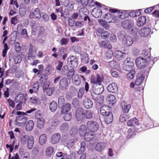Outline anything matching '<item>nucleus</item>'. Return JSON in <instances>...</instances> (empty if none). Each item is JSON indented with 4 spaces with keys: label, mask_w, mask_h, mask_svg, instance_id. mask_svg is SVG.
<instances>
[{
    "label": "nucleus",
    "mask_w": 159,
    "mask_h": 159,
    "mask_svg": "<svg viewBox=\"0 0 159 159\" xmlns=\"http://www.w3.org/2000/svg\"><path fill=\"white\" fill-rule=\"evenodd\" d=\"M56 117V116L53 117V120L51 123L52 126L54 127L57 126L60 123V121L59 120L55 119Z\"/></svg>",
    "instance_id": "obj_57"
},
{
    "label": "nucleus",
    "mask_w": 159,
    "mask_h": 159,
    "mask_svg": "<svg viewBox=\"0 0 159 159\" xmlns=\"http://www.w3.org/2000/svg\"><path fill=\"white\" fill-rule=\"evenodd\" d=\"M103 18L106 20L107 22L110 23H117L116 16L114 14L109 13H107L104 15L103 16Z\"/></svg>",
    "instance_id": "obj_8"
},
{
    "label": "nucleus",
    "mask_w": 159,
    "mask_h": 159,
    "mask_svg": "<svg viewBox=\"0 0 159 159\" xmlns=\"http://www.w3.org/2000/svg\"><path fill=\"white\" fill-rule=\"evenodd\" d=\"M83 105L85 108L90 109L92 107L93 102L90 99L87 98L84 100Z\"/></svg>",
    "instance_id": "obj_24"
},
{
    "label": "nucleus",
    "mask_w": 159,
    "mask_h": 159,
    "mask_svg": "<svg viewBox=\"0 0 159 159\" xmlns=\"http://www.w3.org/2000/svg\"><path fill=\"white\" fill-rule=\"evenodd\" d=\"M144 78V76L143 74H138L135 81V84L137 85L140 84L143 82Z\"/></svg>",
    "instance_id": "obj_33"
},
{
    "label": "nucleus",
    "mask_w": 159,
    "mask_h": 159,
    "mask_svg": "<svg viewBox=\"0 0 159 159\" xmlns=\"http://www.w3.org/2000/svg\"><path fill=\"white\" fill-rule=\"evenodd\" d=\"M93 112L91 110L86 111L84 114V117L87 119H90L93 117Z\"/></svg>",
    "instance_id": "obj_41"
},
{
    "label": "nucleus",
    "mask_w": 159,
    "mask_h": 159,
    "mask_svg": "<svg viewBox=\"0 0 159 159\" xmlns=\"http://www.w3.org/2000/svg\"><path fill=\"white\" fill-rule=\"evenodd\" d=\"M135 63L137 68L141 69L144 68L147 62L145 59L141 57H139L136 59Z\"/></svg>",
    "instance_id": "obj_5"
},
{
    "label": "nucleus",
    "mask_w": 159,
    "mask_h": 159,
    "mask_svg": "<svg viewBox=\"0 0 159 159\" xmlns=\"http://www.w3.org/2000/svg\"><path fill=\"white\" fill-rule=\"evenodd\" d=\"M104 116L105 121L106 124H109L112 121L113 116L111 112H108V114Z\"/></svg>",
    "instance_id": "obj_30"
},
{
    "label": "nucleus",
    "mask_w": 159,
    "mask_h": 159,
    "mask_svg": "<svg viewBox=\"0 0 159 159\" xmlns=\"http://www.w3.org/2000/svg\"><path fill=\"white\" fill-rule=\"evenodd\" d=\"M30 136L25 135L21 136L20 141L22 144H26L27 141L29 140Z\"/></svg>",
    "instance_id": "obj_50"
},
{
    "label": "nucleus",
    "mask_w": 159,
    "mask_h": 159,
    "mask_svg": "<svg viewBox=\"0 0 159 159\" xmlns=\"http://www.w3.org/2000/svg\"><path fill=\"white\" fill-rule=\"evenodd\" d=\"M65 98L63 96L60 97L58 99V105L61 106L64 104L65 102Z\"/></svg>",
    "instance_id": "obj_64"
},
{
    "label": "nucleus",
    "mask_w": 159,
    "mask_h": 159,
    "mask_svg": "<svg viewBox=\"0 0 159 159\" xmlns=\"http://www.w3.org/2000/svg\"><path fill=\"white\" fill-rule=\"evenodd\" d=\"M109 65L111 68L115 69H118L119 66V65L118 63L115 61H111L110 62Z\"/></svg>",
    "instance_id": "obj_53"
},
{
    "label": "nucleus",
    "mask_w": 159,
    "mask_h": 159,
    "mask_svg": "<svg viewBox=\"0 0 159 159\" xmlns=\"http://www.w3.org/2000/svg\"><path fill=\"white\" fill-rule=\"evenodd\" d=\"M44 124V120L42 117L39 118L37 122V126L39 129H41L43 127Z\"/></svg>",
    "instance_id": "obj_44"
},
{
    "label": "nucleus",
    "mask_w": 159,
    "mask_h": 159,
    "mask_svg": "<svg viewBox=\"0 0 159 159\" xmlns=\"http://www.w3.org/2000/svg\"><path fill=\"white\" fill-rule=\"evenodd\" d=\"M127 16L128 14L127 11H119L118 12L116 16V17H117V19L116 18L117 22H121L120 19H125Z\"/></svg>",
    "instance_id": "obj_17"
},
{
    "label": "nucleus",
    "mask_w": 159,
    "mask_h": 159,
    "mask_svg": "<svg viewBox=\"0 0 159 159\" xmlns=\"http://www.w3.org/2000/svg\"><path fill=\"white\" fill-rule=\"evenodd\" d=\"M50 84V82L48 81L47 82V84H45L43 87V91L46 92V94L48 96L52 95L53 94L54 90L53 88L49 87Z\"/></svg>",
    "instance_id": "obj_14"
},
{
    "label": "nucleus",
    "mask_w": 159,
    "mask_h": 159,
    "mask_svg": "<svg viewBox=\"0 0 159 159\" xmlns=\"http://www.w3.org/2000/svg\"><path fill=\"white\" fill-rule=\"evenodd\" d=\"M151 29L149 27H144L140 29L139 31V34L141 37H146L150 33Z\"/></svg>",
    "instance_id": "obj_13"
},
{
    "label": "nucleus",
    "mask_w": 159,
    "mask_h": 159,
    "mask_svg": "<svg viewBox=\"0 0 159 159\" xmlns=\"http://www.w3.org/2000/svg\"><path fill=\"white\" fill-rule=\"evenodd\" d=\"M139 124L138 120L135 118L132 119L127 122V125L130 126H136Z\"/></svg>",
    "instance_id": "obj_32"
},
{
    "label": "nucleus",
    "mask_w": 159,
    "mask_h": 159,
    "mask_svg": "<svg viewBox=\"0 0 159 159\" xmlns=\"http://www.w3.org/2000/svg\"><path fill=\"white\" fill-rule=\"evenodd\" d=\"M114 55L115 58L119 60L124 58L125 54L120 50H116L115 52Z\"/></svg>",
    "instance_id": "obj_31"
},
{
    "label": "nucleus",
    "mask_w": 159,
    "mask_h": 159,
    "mask_svg": "<svg viewBox=\"0 0 159 159\" xmlns=\"http://www.w3.org/2000/svg\"><path fill=\"white\" fill-rule=\"evenodd\" d=\"M84 89L83 88H80L78 93V97L80 99H82L83 97Z\"/></svg>",
    "instance_id": "obj_58"
},
{
    "label": "nucleus",
    "mask_w": 159,
    "mask_h": 159,
    "mask_svg": "<svg viewBox=\"0 0 159 159\" xmlns=\"http://www.w3.org/2000/svg\"><path fill=\"white\" fill-rule=\"evenodd\" d=\"M98 22L104 28L107 29L109 28V25L107 24V22L106 21L103 20L101 19L99 20Z\"/></svg>",
    "instance_id": "obj_61"
},
{
    "label": "nucleus",
    "mask_w": 159,
    "mask_h": 159,
    "mask_svg": "<svg viewBox=\"0 0 159 159\" xmlns=\"http://www.w3.org/2000/svg\"><path fill=\"white\" fill-rule=\"evenodd\" d=\"M34 139L33 137L30 136L29 140L28 141L27 146L29 149H30L32 148L34 144Z\"/></svg>",
    "instance_id": "obj_48"
},
{
    "label": "nucleus",
    "mask_w": 159,
    "mask_h": 159,
    "mask_svg": "<svg viewBox=\"0 0 159 159\" xmlns=\"http://www.w3.org/2000/svg\"><path fill=\"white\" fill-rule=\"evenodd\" d=\"M95 136L94 133L90 131L88 132L84 136V140L87 142H89L94 139Z\"/></svg>",
    "instance_id": "obj_25"
},
{
    "label": "nucleus",
    "mask_w": 159,
    "mask_h": 159,
    "mask_svg": "<svg viewBox=\"0 0 159 159\" xmlns=\"http://www.w3.org/2000/svg\"><path fill=\"white\" fill-rule=\"evenodd\" d=\"M89 12L87 8L85 7L81 8L79 10L80 15L81 16L82 14L85 16L87 15L88 14Z\"/></svg>",
    "instance_id": "obj_56"
},
{
    "label": "nucleus",
    "mask_w": 159,
    "mask_h": 159,
    "mask_svg": "<svg viewBox=\"0 0 159 159\" xmlns=\"http://www.w3.org/2000/svg\"><path fill=\"white\" fill-rule=\"evenodd\" d=\"M10 61H13L15 64L20 63L21 61L20 55L18 54H11L9 56Z\"/></svg>",
    "instance_id": "obj_15"
},
{
    "label": "nucleus",
    "mask_w": 159,
    "mask_h": 159,
    "mask_svg": "<svg viewBox=\"0 0 159 159\" xmlns=\"http://www.w3.org/2000/svg\"><path fill=\"white\" fill-rule=\"evenodd\" d=\"M86 125H82L79 127V133L81 136H84L86 133L87 131Z\"/></svg>",
    "instance_id": "obj_29"
},
{
    "label": "nucleus",
    "mask_w": 159,
    "mask_h": 159,
    "mask_svg": "<svg viewBox=\"0 0 159 159\" xmlns=\"http://www.w3.org/2000/svg\"><path fill=\"white\" fill-rule=\"evenodd\" d=\"M39 88V83L38 82H35L33 85V89H30L29 92L30 93H32L33 92L36 93Z\"/></svg>",
    "instance_id": "obj_38"
},
{
    "label": "nucleus",
    "mask_w": 159,
    "mask_h": 159,
    "mask_svg": "<svg viewBox=\"0 0 159 159\" xmlns=\"http://www.w3.org/2000/svg\"><path fill=\"white\" fill-rule=\"evenodd\" d=\"M146 21V19L145 16H140L137 20V25L139 27H142L145 24Z\"/></svg>",
    "instance_id": "obj_27"
},
{
    "label": "nucleus",
    "mask_w": 159,
    "mask_h": 159,
    "mask_svg": "<svg viewBox=\"0 0 159 159\" xmlns=\"http://www.w3.org/2000/svg\"><path fill=\"white\" fill-rule=\"evenodd\" d=\"M38 100V98L36 96H33L30 98V102L34 104L37 103Z\"/></svg>",
    "instance_id": "obj_63"
},
{
    "label": "nucleus",
    "mask_w": 159,
    "mask_h": 159,
    "mask_svg": "<svg viewBox=\"0 0 159 159\" xmlns=\"http://www.w3.org/2000/svg\"><path fill=\"white\" fill-rule=\"evenodd\" d=\"M87 127L88 129L93 133L97 131L99 128L98 123L96 121L90 120L88 121L86 123Z\"/></svg>",
    "instance_id": "obj_3"
},
{
    "label": "nucleus",
    "mask_w": 159,
    "mask_h": 159,
    "mask_svg": "<svg viewBox=\"0 0 159 159\" xmlns=\"http://www.w3.org/2000/svg\"><path fill=\"white\" fill-rule=\"evenodd\" d=\"M24 98L23 94H20L17 95L15 98V100L16 103H23L22 101Z\"/></svg>",
    "instance_id": "obj_45"
},
{
    "label": "nucleus",
    "mask_w": 159,
    "mask_h": 159,
    "mask_svg": "<svg viewBox=\"0 0 159 159\" xmlns=\"http://www.w3.org/2000/svg\"><path fill=\"white\" fill-rule=\"evenodd\" d=\"M103 80V77L102 75H100L98 74H97L96 75V78L94 80V83L95 84L97 83L100 84Z\"/></svg>",
    "instance_id": "obj_52"
},
{
    "label": "nucleus",
    "mask_w": 159,
    "mask_h": 159,
    "mask_svg": "<svg viewBox=\"0 0 159 159\" xmlns=\"http://www.w3.org/2000/svg\"><path fill=\"white\" fill-rule=\"evenodd\" d=\"M105 146V143L103 142L99 143L96 145L95 149L97 151H100L104 148Z\"/></svg>",
    "instance_id": "obj_47"
},
{
    "label": "nucleus",
    "mask_w": 159,
    "mask_h": 159,
    "mask_svg": "<svg viewBox=\"0 0 159 159\" xmlns=\"http://www.w3.org/2000/svg\"><path fill=\"white\" fill-rule=\"evenodd\" d=\"M122 43L125 46H129L133 44V40L131 36L128 35Z\"/></svg>",
    "instance_id": "obj_23"
},
{
    "label": "nucleus",
    "mask_w": 159,
    "mask_h": 159,
    "mask_svg": "<svg viewBox=\"0 0 159 159\" xmlns=\"http://www.w3.org/2000/svg\"><path fill=\"white\" fill-rule=\"evenodd\" d=\"M134 66V64L130 60L129 61L128 59H126L124 62L123 64V69L127 71H130L134 70L132 69Z\"/></svg>",
    "instance_id": "obj_9"
},
{
    "label": "nucleus",
    "mask_w": 159,
    "mask_h": 159,
    "mask_svg": "<svg viewBox=\"0 0 159 159\" xmlns=\"http://www.w3.org/2000/svg\"><path fill=\"white\" fill-rule=\"evenodd\" d=\"M75 70L74 69H70L68 72L67 75V77L69 79H72L73 76L75 75H76L75 74Z\"/></svg>",
    "instance_id": "obj_54"
},
{
    "label": "nucleus",
    "mask_w": 159,
    "mask_h": 159,
    "mask_svg": "<svg viewBox=\"0 0 159 159\" xmlns=\"http://www.w3.org/2000/svg\"><path fill=\"white\" fill-rule=\"evenodd\" d=\"M130 72L127 74L126 75V77L128 80L132 79L134 77V75L135 72L134 70L130 71Z\"/></svg>",
    "instance_id": "obj_59"
},
{
    "label": "nucleus",
    "mask_w": 159,
    "mask_h": 159,
    "mask_svg": "<svg viewBox=\"0 0 159 159\" xmlns=\"http://www.w3.org/2000/svg\"><path fill=\"white\" fill-rule=\"evenodd\" d=\"M142 55L146 57V59H149V60H147L150 66H152L154 63L155 60L156 61H157V58L156 57L153 58V57H150V53L149 51L147 49L144 50L142 52Z\"/></svg>",
    "instance_id": "obj_4"
},
{
    "label": "nucleus",
    "mask_w": 159,
    "mask_h": 159,
    "mask_svg": "<svg viewBox=\"0 0 159 159\" xmlns=\"http://www.w3.org/2000/svg\"><path fill=\"white\" fill-rule=\"evenodd\" d=\"M69 129V124L67 123H64L62 124L60 127V130L63 133L66 132Z\"/></svg>",
    "instance_id": "obj_40"
},
{
    "label": "nucleus",
    "mask_w": 159,
    "mask_h": 159,
    "mask_svg": "<svg viewBox=\"0 0 159 159\" xmlns=\"http://www.w3.org/2000/svg\"><path fill=\"white\" fill-rule=\"evenodd\" d=\"M48 79L47 76L45 74H43L40 79V83L42 84H44V85L45 84H47V80Z\"/></svg>",
    "instance_id": "obj_51"
},
{
    "label": "nucleus",
    "mask_w": 159,
    "mask_h": 159,
    "mask_svg": "<svg viewBox=\"0 0 159 159\" xmlns=\"http://www.w3.org/2000/svg\"><path fill=\"white\" fill-rule=\"evenodd\" d=\"M128 118V116L125 114H121L119 118V121L121 122H124L126 121Z\"/></svg>",
    "instance_id": "obj_60"
},
{
    "label": "nucleus",
    "mask_w": 159,
    "mask_h": 159,
    "mask_svg": "<svg viewBox=\"0 0 159 159\" xmlns=\"http://www.w3.org/2000/svg\"><path fill=\"white\" fill-rule=\"evenodd\" d=\"M59 83V88L62 90L66 89L68 84L67 79L65 77L61 78V76L56 77L54 80V83L55 84Z\"/></svg>",
    "instance_id": "obj_2"
},
{
    "label": "nucleus",
    "mask_w": 159,
    "mask_h": 159,
    "mask_svg": "<svg viewBox=\"0 0 159 159\" xmlns=\"http://www.w3.org/2000/svg\"><path fill=\"white\" fill-rule=\"evenodd\" d=\"M78 2H80L81 4L84 6H86L88 5L89 6H93L94 4V2L93 0H76Z\"/></svg>",
    "instance_id": "obj_28"
},
{
    "label": "nucleus",
    "mask_w": 159,
    "mask_h": 159,
    "mask_svg": "<svg viewBox=\"0 0 159 159\" xmlns=\"http://www.w3.org/2000/svg\"><path fill=\"white\" fill-rule=\"evenodd\" d=\"M96 31L97 34L98 35H101V38L102 39H105L109 36L110 33L108 31H104L101 28L98 29Z\"/></svg>",
    "instance_id": "obj_16"
},
{
    "label": "nucleus",
    "mask_w": 159,
    "mask_h": 159,
    "mask_svg": "<svg viewBox=\"0 0 159 159\" xmlns=\"http://www.w3.org/2000/svg\"><path fill=\"white\" fill-rule=\"evenodd\" d=\"M63 62L60 60L57 61L55 63L56 68L57 70L60 71L63 65Z\"/></svg>",
    "instance_id": "obj_55"
},
{
    "label": "nucleus",
    "mask_w": 159,
    "mask_h": 159,
    "mask_svg": "<svg viewBox=\"0 0 159 159\" xmlns=\"http://www.w3.org/2000/svg\"><path fill=\"white\" fill-rule=\"evenodd\" d=\"M61 137L60 134L59 133H55L53 134L51 137V143L52 144H55L60 141Z\"/></svg>",
    "instance_id": "obj_19"
},
{
    "label": "nucleus",
    "mask_w": 159,
    "mask_h": 159,
    "mask_svg": "<svg viewBox=\"0 0 159 159\" xmlns=\"http://www.w3.org/2000/svg\"><path fill=\"white\" fill-rule=\"evenodd\" d=\"M34 122L32 120H29L26 123L25 129L27 131H30L33 128Z\"/></svg>",
    "instance_id": "obj_42"
},
{
    "label": "nucleus",
    "mask_w": 159,
    "mask_h": 159,
    "mask_svg": "<svg viewBox=\"0 0 159 159\" xmlns=\"http://www.w3.org/2000/svg\"><path fill=\"white\" fill-rule=\"evenodd\" d=\"M127 35L126 32L124 31H120L117 34L118 39L121 42H122Z\"/></svg>",
    "instance_id": "obj_39"
},
{
    "label": "nucleus",
    "mask_w": 159,
    "mask_h": 159,
    "mask_svg": "<svg viewBox=\"0 0 159 159\" xmlns=\"http://www.w3.org/2000/svg\"><path fill=\"white\" fill-rule=\"evenodd\" d=\"M121 107L123 112L127 113L129 112L131 108V105L130 104H127L126 102L123 101L121 102Z\"/></svg>",
    "instance_id": "obj_22"
},
{
    "label": "nucleus",
    "mask_w": 159,
    "mask_h": 159,
    "mask_svg": "<svg viewBox=\"0 0 159 159\" xmlns=\"http://www.w3.org/2000/svg\"><path fill=\"white\" fill-rule=\"evenodd\" d=\"M81 60L82 62L87 64L89 61V57L88 55L86 53H83L81 54Z\"/></svg>",
    "instance_id": "obj_43"
},
{
    "label": "nucleus",
    "mask_w": 159,
    "mask_h": 159,
    "mask_svg": "<svg viewBox=\"0 0 159 159\" xmlns=\"http://www.w3.org/2000/svg\"><path fill=\"white\" fill-rule=\"evenodd\" d=\"M71 114L70 112L65 114L63 118L65 121H69L71 119Z\"/></svg>",
    "instance_id": "obj_62"
},
{
    "label": "nucleus",
    "mask_w": 159,
    "mask_h": 159,
    "mask_svg": "<svg viewBox=\"0 0 159 159\" xmlns=\"http://www.w3.org/2000/svg\"><path fill=\"white\" fill-rule=\"evenodd\" d=\"M16 114L18 116L16 118V124L18 126L23 127L25 125L27 120V117L25 116L26 114L24 112L19 111L17 112Z\"/></svg>",
    "instance_id": "obj_1"
},
{
    "label": "nucleus",
    "mask_w": 159,
    "mask_h": 159,
    "mask_svg": "<svg viewBox=\"0 0 159 159\" xmlns=\"http://www.w3.org/2000/svg\"><path fill=\"white\" fill-rule=\"evenodd\" d=\"M71 107V106L70 104L66 103L62 107L61 113L63 114H65L70 110Z\"/></svg>",
    "instance_id": "obj_35"
},
{
    "label": "nucleus",
    "mask_w": 159,
    "mask_h": 159,
    "mask_svg": "<svg viewBox=\"0 0 159 159\" xmlns=\"http://www.w3.org/2000/svg\"><path fill=\"white\" fill-rule=\"evenodd\" d=\"M111 108L109 106L103 105L100 108V112L102 116H104L108 114V112H111Z\"/></svg>",
    "instance_id": "obj_21"
},
{
    "label": "nucleus",
    "mask_w": 159,
    "mask_h": 159,
    "mask_svg": "<svg viewBox=\"0 0 159 159\" xmlns=\"http://www.w3.org/2000/svg\"><path fill=\"white\" fill-rule=\"evenodd\" d=\"M84 112L83 109L81 107L78 108L76 110L75 116L78 121L81 122L84 119Z\"/></svg>",
    "instance_id": "obj_12"
},
{
    "label": "nucleus",
    "mask_w": 159,
    "mask_h": 159,
    "mask_svg": "<svg viewBox=\"0 0 159 159\" xmlns=\"http://www.w3.org/2000/svg\"><path fill=\"white\" fill-rule=\"evenodd\" d=\"M54 148L52 146L48 147L46 149L45 154L47 156H51L54 152Z\"/></svg>",
    "instance_id": "obj_46"
},
{
    "label": "nucleus",
    "mask_w": 159,
    "mask_h": 159,
    "mask_svg": "<svg viewBox=\"0 0 159 159\" xmlns=\"http://www.w3.org/2000/svg\"><path fill=\"white\" fill-rule=\"evenodd\" d=\"M91 13L93 16L97 18L100 17L102 15V11L99 7L94 8Z\"/></svg>",
    "instance_id": "obj_18"
},
{
    "label": "nucleus",
    "mask_w": 159,
    "mask_h": 159,
    "mask_svg": "<svg viewBox=\"0 0 159 159\" xmlns=\"http://www.w3.org/2000/svg\"><path fill=\"white\" fill-rule=\"evenodd\" d=\"M67 61L68 63H69L70 66L73 68H76L78 65V60L75 56H72L69 57L67 59Z\"/></svg>",
    "instance_id": "obj_10"
},
{
    "label": "nucleus",
    "mask_w": 159,
    "mask_h": 159,
    "mask_svg": "<svg viewBox=\"0 0 159 159\" xmlns=\"http://www.w3.org/2000/svg\"><path fill=\"white\" fill-rule=\"evenodd\" d=\"M36 52V50L35 47L33 46L31 43L30 45V48L29 50V57H33V58H35V54Z\"/></svg>",
    "instance_id": "obj_26"
},
{
    "label": "nucleus",
    "mask_w": 159,
    "mask_h": 159,
    "mask_svg": "<svg viewBox=\"0 0 159 159\" xmlns=\"http://www.w3.org/2000/svg\"><path fill=\"white\" fill-rule=\"evenodd\" d=\"M57 107V102L54 101H52L49 104V108L51 112H54L56 111Z\"/></svg>",
    "instance_id": "obj_37"
},
{
    "label": "nucleus",
    "mask_w": 159,
    "mask_h": 159,
    "mask_svg": "<svg viewBox=\"0 0 159 159\" xmlns=\"http://www.w3.org/2000/svg\"><path fill=\"white\" fill-rule=\"evenodd\" d=\"M107 100L109 102L110 105H113L116 102L115 97L113 95H109L107 98Z\"/></svg>",
    "instance_id": "obj_34"
},
{
    "label": "nucleus",
    "mask_w": 159,
    "mask_h": 159,
    "mask_svg": "<svg viewBox=\"0 0 159 159\" xmlns=\"http://www.w3.org/2000/svg\"><path fill=\"white\" fill-rule=\"evenodd\" d=\"M41 17V12L39 9L38 8H35L34 11H31L30 13L29 18L30 19L39 20Z\"/></svg>",
    "instance_id": "obj_6"
},
{
    "label": "nucleus",
    "mask_w": 159,
    "mask_h": 159,
    "mask_svg": "<svg viewBox=\"0 0 159 159\" xmlns=\"http://www.w3.org/2000/svg\"><path fill=\"white\" fill-rule=\"evenodd\" d=\"M46 140L47 138L45 134H42L39 137V141L41 145H43L45 143Z\"/></svg>",
    "instance_id": "obj_49"
},
{
    "label": "nucleus",
    "mask_w": 159,
    "mask_h": 159,
    "mask_svg": "<svg viewBox=\"0 0 159 159\" xmlns=\"http://www.w3.org/2000/svg\"><path fill=\"white\" fill-rule=\"evenodd\" d=\"M122 27L125 29L130 30L134 25L133 20L131 19H127L122 22Z\"/></svg>",
    "instance_id": "obj_11"
},
{
    "label": "nucleus",
    "mask_w": 159,
    "mask_h": 159,
    "mask_svg": "<svg viewBox=\"0 0 159 159\" xmlns=\"http://www.w3.org/2000/svg\"><path fill=\"white\" fill-rule=\"evenodd\" d=\"M104 87L101 84H95L93 85L92 91L95 94L99 95L102 93L104 91Z\"/></svg>",
    "instance_id": "obj_7"
},
{
    "label": "nucleus",
    "mask_w": 159,
    "mask_h": 159,
    "mask_svg": "<svg viewBox=\"0 0 159 159\" xmlns=\"http://www.w3.org/2000/svg\"><path fill=\"white\" fill-rule=\"evenodd\" d=\"M72 83L76 86L79 85L81 83V81L78 75H75L72 79Z\"/></svg>",
    "instance_id": "obj_36"
},
{
    "label": "nucleus",
    "mask_w": 159,
    "mask_h": 159,
    "mask_svg": "<svg viewBox=\"0 0 159 159\" xmlns=\"http://www.w3.org/2000/svg\"><path fill=\"white\" fill-rule=\"evenodd\" d=\"M107 89L109 92L114 93H116L118 90L117 84L114 82L109 84Z\"/></svg>",
    "instance_id": "obj_20"
}]
</instances>
